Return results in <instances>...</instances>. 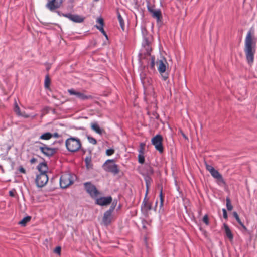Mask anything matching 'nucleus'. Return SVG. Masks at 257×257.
Here are the masks:
<instances>
[{"label":"nucleus","mask_w":257,"mask_h":257,"mask_svg":"<svg viewBox=\"0 0 257 257\" xmlns=\"http://www.w3.org/2000/svg\"><path fill=\"white\" fill-rule=\"evenodd\" d=\"M142 34L143 40L138 57L140 64L143 65L144 64V60L145 59H148L149 56H151L152 37L151 35L148 33L145 29L142 30Z\"/></svg>","instance_id":"1"},{"label":"nucleus","mask_w":257,"mask_h":257,"mask_svg":"<svg viewBox=\"0 0 257 257\" xmlns=\"http://www.w3.org/2000/svg\"><path fill=\"white\" fill-rule=\"evenodd\" d=\"M244 52L246 61L249 65H251L254 61V55L255 52V43L253 41L251 33L249 31L247 32L245 39Z\"/></svg>","instance_id":"2"},{"label":"nucleus","mask_w":257,"mask_h":257,"mask_svg":"<svg viewBox=\"0 0 257 257\" xmlns=\"http://www.w3.org/2000/svg\"><path fill=\"white\" fill-rule=\"evenodd\" d=\"M65 145L69 152H75L81 148V143L79 139L71 137L66 140Z\"/></svg>","instance_id":"3"},{"label":"nucleus","mask_w":257,"mask_h":257,"mask_svg":"<svg viewBox=\"0 0 257 257\" xmlns=\"http://www.w3.org/2000/svg\"><path fill=\"white\" fill-rule=\"evenodd\" d=\"M206 170L209 172L211 176L217 180V183L225 184V181L221 175V174L216 170L213 166L208 164L206 162L205 163Z\"/></svg>","instance_id":"4"},{"label":"nucleus","mask_w":257,"mask_h":257,"mask_svg":"<svg viewBox=\"0 0 257 257\" xmlns=\"http://www.w3.org/2000/svg\"><path fill=\"white\" fill-rule=\"evenodd\" d=\"M73 183V176L70 173H65L60 178V186L65 189Z\"/></svg>","instance_id":"5"},{"label":"nucleus","mask_w":257,"mask_h":257,"mask_svg":"<svg viewBox=\"0 0 257 257\" xmlns=\"http://www.w3.org/2000/svg\"><path fill=\"white\" fill-rule=\"evenodd\" d=\"M114 162L113 159H108L103 165V167L106 171L117 174L119 172V169L117 165Z\"/></svg>","instance_id":"6"},{"label":"nucleus","mask_w":257,"mask_h":257,"mask_svg":"<svg viewBox=\"0 0 257 257\" xmlns=\"http://www.w3.org/2000/svg\"><path fill=\"white\" fill-rule=\"evenodd\" d=\"M84 186L87 192L92 198H96L100 194V192L97 189L95 185L92 184L91 182H86L84 184Z\"/></svg>","instance_id":"7"},{"label":"nucleus","mask_w":257,"mask_h":257,"mask_svg":"<svg viewBox=\"0 0 257 257\" xmlns=\"http://www.w3.org/2000/svg\"><path fill=\"white\" fill-rule=\"evenodd\" d=\"M162 141V136L159 134L156 135L151 140L152 144L155 146V149L160 153H162L163 152Z\"/></svg>","instance_id":"8"},{"label":"nucleus","mask_w":257,"mask_h":257,"mask_svg":"<svg viewBox=\"0 0 257 257\" xmlns=\"http://www.w3.org/2000/svg\"><path fill=\"white\" fill-rule=\"evenodd\" d=\"M37 143H39L42 145V146H40L39 147V149H40L41 152L45 156L50 158L51 156H52L56 152V151H57L56 148L49 147L46 144H43L40 142H38Z\"/></svg>","instance_id":"9"},{"label":"nucleus","mask_w":257,"mask_h":257,"mask_svg":"<svg viewBox=\"0 0 257 257\" xmlns=\"http://www.w3.org/2000/svg\"><path fill=\"white\" fill-rule=\"evenodd\" d=\"M165 63H166L165 59L160 60L157 62V63L158 64V70L161 74L162 79L164 81H166L168 78V75L167 74H163L165 73L166 69Z\"/></svg>","instance_id":"10"},{"label":"nucleus","mask_w":257,"mask_h":257,"mask_svg":"<svg viewBox=\"0 0 257 257\" xmlns=\"http://www.w3.org/2000/svg\"><path fill=\"white\" fill-rule=\"evenodd\" d=\"M48 176L47 174L39 173L37 175L36 183L38 187H44L48 182Z\"/></svg>","instance_id":"11"},{"label":"nucleus","mask_w":257,"mask_h":257,"mask_svg":"<svg viewBox=\"0 0 257 257\" xmlns=\"http://www.w3.org/2000/svg\"><path fill=\"white\" fill-rule=\"evenodd\" d=\"M147 9L148 11L152 14V17L156 19L157 23L161 21L162 16L160 9H155L149 6H147Z\"/></svg>","instance_id":"12"},{"label":"nucleus","mask_w":257,"mask_h":257,"mask_svg":"<svg viewBox=\"0 0 257 257\" xmlns=\"http://www.w3.org/2000/svg\"><path fill=\"white\" fill-rule=\"evenodd\" d=\"M68 92L70 95H75L77 98L80 99L81 100H85L92 98V97L91 95H86L84 93L77 91L73 89H69Z\"/></svg>","instance_id":"13"},{"label":"nucleus","mask_w":257,"mask_h":257,"mask_svg":"<svg viewBox=\"0 0 257 257\" xmlns=\"http://www.w3.org/2000/svg\"><path fill=\"white\" fill-rule=\"evenodd\" d=\"M112 198L111 196L101 197L96 198V204L100 206H106L110 204Z\"/></svg>","instance_id":"14"},{"label":"nucleus","mask_w":257,"mask_h":257,"mask_svg":"<svg viewBox=\"0 0 257 257\" xmlns=\"http://www.w3.org/2000/svg\"><path fill=\"white\" fill-rule=\"evenodd\" d=\"M63 16L75 23H81L84 21V18L76 14L67 13Z\"/></svg>","instance_id":"15"},{"label":"nucleus","mask_w":257,"mask_h":257,"mask_svg":"<svg viewBox=\"0 0 257 257\" xmlns=\"http://www.w3.org/2000/svg\"><path fill=\"white\" fill-rule=\"evenodd\" d=\"M62 3V0H52L49 1L47 4V7L51 11H53L60 7Z\"/></svg>","instance_id":"16"},{"label":"nucleus","mask_w":257,"mask_h":257,"mask_svg":"<svg viewBox=\"0 0 257 257\" xmlns=\"http://www.w3.org/2000/svg\"><path fill=\"white\" fill-rule=\"evenodd\" d=\"M147 195V191L146 192L145 197L143 201L142 205H141V209L147 212L149 210L152 209V204L147 199L146 196Z\"/></svg>","instance_id":"17"},{"label":"nucleus","mask_w":257,"mask_h":257,"mask_svg":"<svg viewBox=\"0 0 257 257\" xmlns=\"http://www.w3.org/2000/svg\"><path fill=\"white\" fill-rule=\"evenodd\" d=\"M112 219V213L106 211L105 212L102 219L103 223L105 226H107L111 223Z\"/></svg>","instance_id":"18"},{"label":"nucleus","mask_w":257,"mask_h":257,"mask_svg":"<svg viewBox=\"0 0 257 257\" xmlns=\"http://www.w3.org/2000/svg\"><path fill=\"white\" fill-rule=\"evenodd\" d=\"M148 61L147 67L148 68H150L152 71L155 70V57L154 56H150L148 57V59H145Z\"/></svg>","instance_id":"19"},{"label":"nucleus","mask_w":257,"mask_h":257,"mask_svg":"<svg viewBox=\"0 0 257 257\" xmlns=\"http://www.w3.org/2000/svg\"><path fill=\"white\" fill-rule=\"evenodd\" d=\"M97 22L99 24V25H96L95 27L103 34L106 38L108 39V36L103 29L104 22L103 19L101 18H98L97 20Z\"/></svg>","instance_id":"20"},{"label":"nucleus","mask_w":257,"mask_h":257,"mask_svg":"<svg viewBox=\"0 0 257 257\" xmlns=\"http://www.w3.org/2000/svg\"><path fill=\"white\" fill-rule=\"evenodd\" d=\"M40 173L47 174L48 168L46 163H40L37 166Z\"/></svg>","instance_id":"21"},{"label":"nucleus","mask_w":257,"mask_h":257,"mask_svg":"<svg viewBox=\"0 0 257 257\" xmlns=\"http://www.w3.org/2000/svg\"><path fill=\"white\" fill-rule=\"evenodd\" d=\"M91 129L96 132L97 134L101 135L103 133V130L100 128L99 125L97 124L96 122H92L91 123Z\"/></svg>","instance_id":"22"},{"label":"nucleus","mask_w":257,"mask_h":257,"mask_svg":"<svg viewBox=\"0 0 257 257\" xmlns=\"http://www.w3.org/2000/svg\"><path fill=\"white\" fill-rule=\"evenodd\" d=\"M223 227L224 229L225 234L227 236V237L229 239V240H232L233 238V235L228 226L226 223H224Z\"/></svg>","instance_id":"23"},{"label":"nucleus","mask_w":257,"mask_h":257,"mask_svg":"<svg viewBox=\"0 0 257 257\" xmlns=\"http://www.w3.org/2000/svg\"><path fill=\"white\" fill-rule=\"evenodd\" d=\"M233 216L235 218L237 222L241 225V226L245 230H247V228L244 226V224L241 222L239 217L236 212H233Z\"/></svg>","instance_id":"24"},{"label":"nucleus","mask_w":257,"mask_h":257,"mask_svg":"<svg viewBox=\"0 0 257 257\" xmlns=\"http://www.w3.org/2000/svg\"><path fill=\"white\" fill-rule=\"evenodd\" d=\"M92 158L91 155L89 154L85 158V162L86 164V166L87 168H90L92 167V165L91 163Z\"/></svg>","instance_id":"25"},{"label":"nucleus","mask_w":257,"mask_h":257,"mask_svg":"<svg viewBox=\"0 0 257 257\" xmlns=\"http://www.w3.org/2000/svg\"><path fill=\"white\" fill-rule=\"evenodd\" d=\"M117 18H118V20L120 26L121 27V28L123 30H124V21L123 20V19L122 17V16H121L120 13L119 12H117Z\"/></svg>","instance_id":"26"},{"label":"nucleus","mask_w":257,"mask_h":257,"mask_svg":"<svg viewBox=\"0 0 257 257\" xmlns=\"http://www.w3.org/2000/svg\"><path fill=\"white\" fill-rule=\"evenodd\" d=\"M139 153H140L138 155V162L140 164H143L145 162V158L143 148L140 149V150H139Z\"/></svg>","instance_id":"27"},{"label":"nucleus","mask_w":257,"mask_h":257,"mask_svg":"<svg viewBox=\"0 0 257 257\" xmlns=\"http://www.w3.org/2000/svg\"><path fill=\"white\" fill-rule=\"evenodd\" d=\"M144 180H145V182L146 183V188H147L146 191L148 192V189H149V186L151 184V183L152 182V179L149 175H145L144 176Z\"/></svg>","instance_id":"28"},{"label":"nucleus","mask_w":257,"mask_h":257,"mask_svg":"<svg viewBox=\"0 0 257 257\" xmlns=\"http://www.w3.org/2000/svg\"><path fill=\"white\" fill-rule=\"evenodd\" d=\"M53 137L52 134L50 132H46L42 134L40 139L41 140H48L50 139Z\"/></svg>","instance_id":"29"},{"label":"nucleus","mask_w":257,"mask_h":257,"mask_svg":"<svg viewBox=\"0 0 257 257\" xmlns=\"http://www.w3.org/2000/svg\"><path fill=\"white\" fill-rule=\"evenodd\" d=\"M31 218L30 216H27L25 217L21 221H20L19 224L22 226H25L26 224L30 221Z\"/></svg>","instance_id":"30"},{"label":"nucleus","mask_w":257,"mask_h":257,"mask_svg":"<svg viewBox=\"0 0 257 257\" xmlns=\"http://www.w3.org/2000/svg\"><path fill=\"white\" fill-rule=\"evenodd\" d=\"M140 77L142 84L144 86H145L147 79L146 73L144 72H142L140 74Z\"/></svg>","instance_id":"31"},{"label":"nucleus","mask_w":257,"mask_h":257,"mask_svg":"<svg viewBox=\"0 0 257 257\" xmlns=\"http://www.w3.org/2000/svg\"><path fill=\"white\" fill-rule=\"evenodd\" d=\"M14 111L19 116H23V115L22 114L21 112V111H20V109L19 108V107L18 106L17 103L16 102H15V107H14Z\"/></svg>","instance_id":"32"},{"label":"nucleus","mask_w":257,"mask_h":257,"mask_svg":"<svg viewBox=\"0 0 257 257\" xmlns=\"http://www.w3.org/2000/svg\"><path fill=\"white\" fill-rule=\"evenodd\" d=\"M226 207L228 210L231 211L232 208V205L231 203V201L229 197L226 198Z\"/></svg>","instance_id":"33"},{"label":"nucleus","mask_w":257,"mask_h":257,"mask_svg":"<svg viewBox=\"0 0 257 257\" xmlns=\"http://www.w3.org/2000/svg\"><path fill=\"white\" fill-rule=\"evenodd\" d=\"M50 84V80L49 78V76L47 75L45 79V87L46 89H48Z\"/></svg>","instance_id":"34"},{"label":"nucleus","mask_w":257,"mask_h":257,"mask_svg":"<svg viewBox=\"0 0 257 257\" xmlns=\"http://www.w3.org/2000/svg\"><path fill=\"white\" fill-rule=\"evenodd\" d=\"M117 201H114L107 211L112 213L117 205Z\"/></svg>","instance_id":"35"},{"label":"nucleus","mask_w":257,"mask_h":257,"mask_svg":"<svg viewBox=\"0 0 257 257\" xmlns=\"http://www.w3.org/2000/svg\"><path fill=\"white\" fill-rule=\"evenodd\" d=\"M87 138L88 140V142L92 144H93V145H95L97 143V141L93 137H91V136H87Z\"/></svg>","instance_id":"36"},{"label":"nucleus","mask_w":257,"mask_h":257,"mask_svg":"<svg viewBox=\"0 0 257 257\" xmlns=\"http://www.w3.org/2000/svg\"><path fill=\"white\" fill-rule=\"evenodd\" d=\"M159 197H160V207H161L163 205V201H164L162 188H161V189L160 190V193H159Z\"/></svg>","instance_id":"37"},{"label":"nucleus","mask_w":257,"mask_h":257,"mask_svg":"<svg viewBox=\"0 0 257 257\" xmlns=\"http://www.w3.org/2000/svg\"><path fill=\"white\" fill-rule=\"evenodd\" d=\"M203 222L207 225H209V219L208 216L207 214L205 215L202 219Z\"/></svg>","instance_id":"38"},{"label":"nucleus","mask_w":257,"mask_h":257,"mask_svg":"<svg viewBox=\"0 0 257 257\" xmlns=\"http://www.w3.org/2000/svg\"><path fill=\"white\" fill-rule=\"evenodd\" d=\"M114 153V150L113 149L110 148L107 149L106 151V154L107 156H111L113 155Z\"/></svg>","instance_id":"39"},{"label":"nucleus","mask_w":257,"mask_h":257,"mask_svg":"<svg viewBox=\"0 0 257 257\" xmlns=\"http://www.w3.org/2000/svg\"><path fill=\"white\" fill-rule=\"evenodd\" d=\"M222 212H223V218L225 219H227L228 218L227 213L226 209L225 208L222 209Z\"/></svg>","instance_id":"40"},{"label":"nucleus","mask_w":257,"mask_h":257,"mask_svg":"<svg viewBox=\"0 0 257 257\" xmlns=\"http://www.w3.org/2000/svg\"><path fill=\"white\" fill-rule=\"evenodd\" d=\"M61 248L60 246H57L55 248V250H54V252L56 253H57L58 254H60L61 253Z\"/></svg>","instance_id":"41"},{"label":"nucleus","mask_w":257,"mask_h":257,"mask_svg":"<svg viewBox=\"0 0 257 257\" xmlns=\"http://www.w3.org/2000/svg\"><path fill=\"white\" fill-rule=\"evenodd\" d=\"M19 171H20V172H21L22 173H23V174H25L26 173L25 169L23 167H22V166H21L19 168Z\"/></svg>","instance_id":"42"},{"label":"nucleus","mask_w":257,"mask_h":257,"mask_svg":"<svg viewBox=\"0 0 257 257\" xmlns=\"http://www.w3.org/2000/svg\"><path fill=\"white\" fill-rule=\"evenodd\" d=\"M36 161H37V159H36V158H32L30 160V163H31V164H33V163H34L35 162H36Z\"/></svg>","instance_id":"43"},{"label":"nucleus","mask_w":257,"mask_h":257,"mask_svg":"<svg viewBox=\"0 0 257 257\" xmlns=\"http://www.w3.org/2000/svg\"><path fill=\"white\" fill-rule=\"evenodd\" d=\"M52 135L55 138H58L59 137V134L58 133H54Z\"/></svg>","instance_id":"44"},{"label":"nucleus","mask_w":257,"mask_h":257,"mask_svg":"<svg viewBox=\"0 0 257 257\" xmlns=\"http://www.w3.org/2000/svg\"><path fill=\"white\" fill-rule=\"evenodd\" d=\"M153 114L156 117V118H157V119L158 118L159 115L156 112H154Z\"/></svg>","instance_id":"45"},{"label":"nucleus","mask_w":257,"mask_h":257,"mask_svg":"<svg viewBox=\"0 0 257 257\" xmlns=\"http://www.w3.org/2000/svg\"><path fill=\"white\" fill-rule=\"evenodd\" d=\"M9 195L10 196H12V197H14V194L13 193V192L12 191H9Z\"/></svg>","instance_id":"46"},{"label":"nucleus","mask_w":257,"mask_h":257,"mask_svg":"<svg viewBox=\"0 0 257 257\" xmlns=\"http://www.w3.org/2000/svg\"><path fill=\"white\" fill-rule=\"evenodd\" d=\"M24 117H26V118H27V117H29V116H28V115H25L24 116Z\"/></svg>","instance_id":"47"},{"label":"nucleus","mask_w":257,"mask_h":257,"mask_svg":"<svg viewBox=\"0 0 257 257\" xmlns=\"http://www.w3.org/2000/svg\"><path fill=\"white\" fill-rule=\"evenodd\" d=\"M157 203H158V201H156V206L157 205Z\"/></svg>","instance_id":"48"},{"label":"nucleus","mask_w":257,"mask_h":257,"mask_svg":"<svg viewBox=\"0 0 257 257\" xmlns=\"http://www.w3.org/2000/svg\"><path fill=\"white\" fill-rule=\"evenodd\" d=\"M94 1L96 2V1H98V0H94Z\"/></svg>","instance_id":"49"}]
</instances>
